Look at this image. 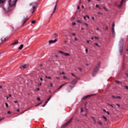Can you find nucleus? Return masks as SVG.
I'll use <instances>...</instances> for the list:
<instances>
[{"label":"nucleus","mask_w":128,"mask_h":128,"mask_svg":"<svg viewBox=\"0 0 128 128\" xmlns=\"http://www.w3.org/2000/svg\"><path fill=\"white\" fill-rule=\"evenodd\" d=\"M60 74H66V73L64 72H62L60 73Z\"/></svg>","instance_id":"44"},{"label":"nucleus","mask_w":128,"mask_h":128,"mask_svg":"<svg viewBox=\"0 0 128 128\" xmlns=\"http://www.w3.org/2000/svg\"><path fill=\"white\" fill-rule=\"evenodd\" d=\"M58 52L60 53L61 54H64V52L62 50H58Z\"/></svg>","instance_id":"28"},{"label":"nucleus","mask_w":128,"mask_h":128,"mask_svg":"<svg viewBox=\"0 0 128 128\" xmlns=\"http://www.w3.org/2000/svg\"><path fill=\"white\" fill-rule=\"evenodd\" d=\"M112 32L113 36V38H114V36H116V32H114V28H112Z\"/></svg>","instance_id":"11"},{"label":"nucleus","mask_w":128,"mask_h":128,"mask_svg":"<svg viewBox=\"0 0 128 128\" xmlns=\"http://www.w3.org/2000/svg\"><path fill=\"white\" fill-rule=\"evenodd\" d=\"M108 106H111V108H114V106H112V104H108Z\"/></svg>","instance_id":"39"},{"label":"nucleus","mask_w":128,"mask_h":128,"mask_svg":"<svg viewBox=\"0 0 128 128\" xmlns=\"http://www.w3.org/2000/svg\"><path fill=\"white\" fill-rule=\"evenodd\" d=\"M120 46H124V38H122L119 42Z\"/></svg>","instance_id":"10"},{"label":"nucleus","mask_w":128,"mask_h":128,"mask_svg":"<svg viewBox=\"0 0 128 128\" xmlns=\"http://www.w3.org/2000/svg\"><path fill=\"white\" fill-rule=\"evenodd\" d=\"M72 118H71L70 120H69L67 122H66L62 126V128H66V126L70 124V122H72Z\"/></svg>","instance_id":"6"},{"label":"nucleus","mask_w":128,"mask_h":128,"mask_svg":"<svg viewBox=\"0 0 128 128\" xmlns=\"http://www.w3.org/2000/svg\"><path fill=\"white\" fill-rule=\"evenodd\" d=\"M126 76L127 78H128V73L126 74Z\"/></svg>","instance_id":"64"},{"label":"nucleus","mask_w":128,"mask_h":128,"mask_svg":"<svg viewBox=\"0 0 128 128\" xmlns=\"http://www.w3.org/2000/svg\"><path fill=\"white\" fill-rule=\"evenodd\" d=\"M124 2V0H122L120 2V5L116 4V6H118V8H122V6Z\"/></svg>","instance_id":"8"},{"label":"nucleus","mask_w":128,"mask_h":128,"mask_svg":"<svg viewBox=\"0 0 128 128\" xmlns=\"http://www.w3.org/2000/svg\"><path fill=\"white\" fill-rule=\"evenodd\" d=\"M103 112H106V110L104 109L102 110Z\"/></svg>","instance_id":"58"},{"label":"nucleus","mask_w":128,"mask_h":128,"mask_svg":"<svg viewBox=\"0 0 128 128\" xmlns=\"http://www.w3.org/2000/svg\"><path fill=\"white\" fill-rule=\"evenodd\" d=\"M124 52V46H120L118 48V52L120 56H122V52Z\"/></svg>","instance_id":"4"},{"label":"nucleus","mask_w":128,"mask_h":128,"mask_svg":"<svg viewBox=\"0 0 128 128\" xmlns=\"http://www.w3.org/2000/svg\"><path fill=\"white\" fill-rule=\"evenodd\" d=\"M6 0H0V8L4 6V3Z\"/></svg>","instance_id":"12"},{"label":"nucleus","mask_w":128,"mask_h":128,"mask_svg":"<svg viewBox=\"0 0 128 128\" xmlns=\"http://www.w3.org/2000/svg\"><path fill=\"white\" fill-rule=\"evenodd\" d=\"M7 114H10V112L8 111V112H7Z\"/></svg>","instance_id":"54"},{"label":"nucleus","mask_w":128,"mask_h":128,"mask_svg":"<svg viewBox=\"0 0 128 128\" xmlns=\"http://www.w3.org/2000/svg\"><path fill=\"white\" fill-rule=\"evenodd\" d=\"M85 52H88V49H87V48H86V49H85Z\"/></svg>","instance_id":"59"},{"label":"nucleus","mask_w":128,"mask_h":128,"mask_svg":"<svg viewBox=\"0 0 128 128\" xmlns=\"http://www.w3.org/2000/svg\"><path fill=\"white\" fill-rule=\"evenodd\" d=\"M28 18H25L22 20V22L24 24H26V20H28Z\"/></svg>","instance_id":"17"},{"label":"nucleus","mask_w":128,"mask_h":128,"mask_svg":"<svg viewBox=\"0 0 128 128\" xmlns=\"http://www.w3.org/2000/svg\"><path fill=\"white\" fill-rule=\"evenodd\" d=\"M98 14H100V16H102V13L100 12H98Z\"/></svg>","instance_id":"48"},{"label":"nucleus","mask_w":128,"mask_h":128,"mask_svg":"<svg viewBox=\"0 0 128 128\" xmlns=\"http://www.w3.org/2000/svg\"><path fill=\"white\" fill-rule=\"evenodd\" d=\"M84 26H88V24H86V22H84Z\"/></svg>","instance_id":"40"},{"label":"nucleus","mask_w":128,"mask_h":128,"mask_svg":"<svg viewBox=\"0 0 128 128\" xmlns=\"http://www.w3.org/2000/svg\"><path fill=\"white\" fill-rule=\"evenodd\" d=\"M46 78H48V80H50L52 78L50 77V76H46Z\"/></svg>","instance_id":"51"},{"label":"nucleus","mask_w":128,"mask_h":128,"mask_svg":"<svg viewBox=\"0 0 128 128\" xmlns=\"http://www.w3.org/2000/svg\"><path fill=\"white\" fill-rule=\"evenodd\" d=\"M78 70H79L80 71V72H82V70H84L82 69V68H78Z\"/></svg>","instance_id":"38"},{"label":"nucleus","mask_w":128,"mask_h":128,"mask_svg":"<svg viewBox=\"0 0 128 128\" xmlns=\"http://www.w3.org/2000/svg\"><path fill=\"white\" fill-rule=\"evenodd\" d=\"M22 48H24V44H22L20 45V46L18 48V50H22Z\"/></svg>","instance_id":"13"},{"label":"nucleus","mask_w":128,"mask_h":128,"mask_svg":"<svg viewBox=\"0 0 128 128\" xmlns=\"http://www.w3.org/2000/svg\"><path fill=\"white\" fill-rule=\"evenodd\" d=\"M94 46H98L100 48V45H98V43H94Z\"/></svg>","instance_id":"35"},{"label":"nucleus","mask_w":128,"mask_h":128,"mask_svg":"<svg viewBox=\"0 0 128 128\" xmlns=\"http://www.w3.org/2000/svg\"><path fill=\"white\" fill-rule=\"evenodd\" d=\"M105 30H108V26H106L105 27Z\"/></svg>","instance_id":"50"},{"label":"nucleus","mask_w":128,"mask_h":128,"mask_svg":"<svg viewBox=\"0 0 128 128\" xmlns=\"http://www.w3.org/2000/svg\"><path fill=\"white\" fill-rule=\"evenodd\" d=\"M103 8H104V10H106V12H108V8H106V7H104V6L103 7Z\"/></svg>","instance_id":"32"},{"label":"nucleus","mask_w":128,"mask_h":128,"mask_svg":"<svg viewBox=\"0 0 128 128\" xmlns=\"http://www.w3.org/2000/svg\"><path fill=\"white\" fill-rule=\"evenodd\" d=\"M26 64H24L22 65L21 67H20V68H26Z\"/></svg>","instance_id":"16"},{"label":"nucleus","mask_w":128,"mask_h":128,"mask_svg":"<svg viewBox=\"0 0 128 128\" xmlns=\"http://www.w3.org/2000/svg\"><path fill=\"white\" fill-rule=\"evenodd\" d=\"M50 97H49V98H48V99L47 100H46V102H50Z\"/></svg>","instance_id":"47"},{"label":"nucleus","mask_w":128,"mask_h":128,"mask_svg":"<svg viewBox=\"0 0 128 128\" xmlns=\"http://www.w3.org/2000/svg\"><path fill=\"white\" fill-rule=\"evenodd\" d=\"M58 42V39H54V40H50L48 41V44L50 46L51 44H54Z\"/></svg>","instance_id":"7"},{"label":"nucleus","mask_w":128,"mask_h":128,"mask_svg":"<svg viewBox=\"0 0 128 128\" xmlns=\"http://www.w3.org/2000/svg\"><path fill=\"white\" fill-rule=\"evenodd\" d=\"M30 6H32V14H34V8H36V6H38V3L36 2H33L30 4Z\"/></svg>","instance_id":"3"},{"label":"nucleus","mask_w":128,"mask_h":128,"mask_svg":"<svg viewBox=\"0 0 128 128\" xmlns=\"http://www.w3.org/2000/svg\"><path fill=\"white\" fill-rule=\"evenodd\" d=\"M74 40L75 41H76V40H78V38H74Z\"/></svg>","instance_id":"61"},{"label":"nucleus","mask_w":128,"mask_h":128,"mask_svg":"<svg viewBox=\"0 0 128 128\" xmlns=\"http://www.w3.org/2000/svg\"><path fill=\"white\" fill-rule=\"evenodd\" d=\"M63 78H64L65 80H70V78H68L66 76H64Z\"/></svg>","instance_id":"21"},{"label":"nucleus","mask_w":128,"mask_h":128,"mask_svg":"<svg viewBox=\"0 0 128 128\" xmlns=\"http://www.w3.org/2000/svg\"><path fill=\"white\" fill-rule=\"evenodd\" d=\"M76 22H79L80 24H82V22L80 20H76Z\"/></svg>","instance_id":"29"},{"label":"nucleus","mask_w":128,"mask_h":128,"mask_svg":"<svg viewBox=\"0 0 128 128\" xmlns=\"http://www.w3.org/2000/svg\"><path fill=\"white\" fill-rule=\"evenodd\" d=\"M71 74H72V76H74V78H78L76 75L74 74V73H72Z\"/></svg>","instance_id":"26"},{"label":"nucleus","mask_w":128,"mask_h":128,"mask_svg":"<svg viewBox=\"0 0 128 128\" xmlns=\"http://www.w3.org/2000/svg\"><path fill=\"white\" fill-rule=\"evenodd\" d=\"M56 6H58V2H56V5L54 6V10H53V12H55Z\"/></svg>","instance_id":"14"},{"label":"nucleus","mask_w":128,"mask_h":128,"mask_svg":"<svg viewBox=\"0 0 128 128\" xmlns=\"http://www.w3.org/2000/svg\"><path fill=\"white\" fill-rule=\"evenodd\" d=\"M49 88H52V83H50V84Z\"/></svg>","instance_id":"33"},{"label":"nucleus","mask_w":128,"mask_h":128,"mask_svg":"<svg viewBox=\"0 0 128 128\" xmlns=\"http://www.w3.org/2000/svg\"><path fill=\"white\" fill-rule=\"evenodd\" d=\"M78 77H76V78L73 80L71 82V84H72V86H74L76 82H78Z\"/></svg>","instance_id":"5"},{"label":"nucleus","mask_w":128,"mask_h":128,"mask_svg":"<svg viewBox=\"0 0 128 128\" xmlns=\"http://www.w3.org/2000/svg\"><path fill=\"white\" fill-rule=\"evenodd\" d=\"M96 8H98L99 10H100V5L96 4Z\"/></svg>","instance_id":"24"},{"label":"nucleus","mask_w":128,"mask_h":128,"mask_svg":"<svg viewBox=\"0 0 128 128\" xmlns=\"http://www.w3.org/2000/svg\"><path fill=\"white\" fill-rule=\"evenodd\" d=\"M97 124H100V126H102V123L100 122H97Z\"/></svg>","instance_id":"30"},{"label":"nucleus","mask_w":128,"mask_h":128,"mask_svg":"<svg viewBox=\"0 0 128 128\" xmlns=\"http://www.w3.org/2000/svg\"><path fill=\"white\" fill-rule=\"evenodd\" d=\"M54 36H55L56 38H58V34H56V33H55L54 34Z\"/></svg>","instance_id":"36"},{"label":"nucleus","mask_w":128,"mask_h":128,"mask_svg":"<svg viewBox=\"0 0 128 128\" xmlns=\"http://www.w3.org/2000/svg\"><path fill=\"white\" fill-rule=\"evenodd\" d=\"M117 98H120V100H122V97L120 96H116Z\"/></svg>","instance_id":"43"},{"label":"nucleus","mask_w":128,"mask_h":128,"mask_svg":"<svg viewBox=\"0 0 128 128\" xmlns=\"http://www.w3.org/2000/svg\"><path fill=\"white\" fill-rule=\"evenodd\" d=\"M14 104H18V100L14 101Z\"/></svg>","instance_id":"62"},{"label":"nucleus","mask_w":128,"mask_h":128,"mask_svg":"<svg viewBox=\"0 0 128 128\" xmlns=\"http://www.w3.org/2000/svg\"><path fill=\"white\" fill-rule=\"evenodd\" d=\"M124 88L126 90H128V86H124Z\"/></svg>","instance_id":"34"},{"label":"nucleus","mask_w":128,"mask_h":128,"mask_svg":"<svg viewBox=\"0 0 128 128\" xmlns=\"http://www.w3.org/2000/svg\"><path fill=\"white\" fill-rule=\"evenodd\" d=\"M115 82H116V84H122V82L120 81L116 80L115 81Z\"/></svg>","instance_id":"23"},{"label":"nucleus","mask_w":128,"mask_h":128,"mask_svg":"<svg viewBox=\"0 0 128 128\" xmlns=\"http://www.w3.org/2000/svg\"><path fill=\"white\" fill-rule=\"evenodd\" d=\"M106 114H110V112H108V111H106Z\"/></svg>","instance_id":"57"},{"label":"nucleus","mask_w":128,"mask_h":128,"mask_svg":"<svg viewBox=\"0 0 128 128\" xmlns=\"http://www.w3.org/2000/svg\"><path fill=\"white\" fill-rule=\"evenodd\" d=\"M5 106H6V108H8V103L6 102Z\"/></svg>","instance_id":"41"},{"label":"nucleus","mask_w":128,"mask_h":128,"mask_svg":"<svg viewBox=\"0 0 128 128\" xmlns=\"http://www.w3.org/2000/svg\"><path fill=\"white\" fill-rule=\"evenodd\" d=\"M94 38H95L96 40H99L100 39V38L98 36H94Z\"/></svg>","instance_id":"42"},{"label":"nucleus","mask_w":128,"mask_h":128,"mask_svg":"<svg viewBox=\"0 0 128 128\" xmlns=\"http://www.w3.org/2000/svg\"><path fill=\"white\" fill-rule=\"evenodd\" d=\"M76 22H72V26H76Z\"/></svg>","instance_id":"49"},{"label":"nucleus","mask_w":128,"mask_h":128,"mask_svg":"<svg viewBox=\"0 0 128 128\" xmlns=\"http://www.w3.org/2000/svg\"><path fill=\"white\" fill-rule=\"evenodd\" d=\"M96 30H100V29L99 28H96Z\"/></svg>","instance_id":"63"},{"label":"nucleus","mask_w":128,"mask_h":128,"mask_svg":"<svg viewBox=\"0 0 128 128\" xmlns=\"http://www.w3.org/2000/svg\"><path fill=\"white\" fill-rule=\"evenodd\" d=\"M102 118H104V120H108V118H106V117L104 116H102Z\"/></svg>","instance_id":"31"},{"label":"nucleus","mask_w":128,"mask_h":128,"mask_svg":"<svg viewBox=\"0 0 128 128\" xmlns=\"http://www.w3.org/2000/svg\"><path fill=\"white\" fill-rule=\"evenodd\" d=\"M40 104H42V102L37 104L36 105V106H40Z\"/></svg>","instance_id":"46"},{"label":"nucleus","mask_w":128,"mask_h":128,"mask_svg":"<svg viewBox=\"0 0 128 128\" xmlns=\"http://www.w3.org/2000/svg\"><path fill=\"white\" fill-rule=\"evenodd\" d=\"M94 96V94H89L87 95L82 98V100H86V98H90V96Z\"/></svg>","instance_id":"9"},{"label":"nucleus","mask_w":128,"mask_h":128,"mask_svg":"<svg viewBox=\"0 0 128 128\" xmlns=\"http://www.w3.org/2000/svg\"><path fill=\"white\" fill-rule=\"evenodd\" d=\"M116 106H118V108H120V104H116Z\"/></svg>","instance_id":"55"},{"label":"nucleus","mask_w":128,"mask_h":128,"mask_svg":"<svg viewBox=\"0 0 128 128\" xmlns=\"http://www.w3.org/2000/svg\"><path fill=\"white\" fill-rule=\"evenodd\" d=\"M48 101H46L45 102H44V104L42 106L43 107V108H44V106H46V104H48Z\"/></svg>","instance_id":"25"},{"label":"nucleus","mask_w":128,"mask_h":128,"mask_svg":"<svg viewBox=\"0 0 128 128\" xmlns=\"http://www.w3.org/2000/svg\"><path fill=\"white\" fill-rule=\"evenodd\" d=\"M92 120H93V122L94 124H97L96 120V119H94V118L92 117Z\"/></svg>","instance_id":"18"},{"label":"nucleus","mask_w":128,"mask_h":128,"mask_svg":"<svg viewBox=\"0 0 128 128\" xmlns=\"http://www.w3.org/2000/svg\"><path fill=\"white\" fill-rule=\"evenodd\" d=\"M66 84H68V82H66L64 84H62V85H61L60 88H58V90H60V88H62V86H66Z\"/></svg>","instance_id":"15"},{"label":"nucleus","mask_w":128,"mask_h":128,"mask_svg":"<svg viewBox=\"0 0 128 128\" xmlns=\"http://www.w3.org/2000/svg\"><path fill=\"white\" fill-rule=\"evenodd\" d=\"M64 56H70V54L68 53H64Z\"/></svg>","instance_id":"22"},{"label":"nucleus","mask_w":128,"mask_h":128,"mask_svg":"<svg viewBox=\"0 0 128 128\" xmlns=\"http://www.w3.org/2000/svg\"><path fill=\"white\" fill-rule=\"evenodd\" d=\"M80 112H84V110L82 108H80Z\"/></svg>","instance_id":"53"},{"label":"nucleus","mask_w":128,"mask_h":128,"mask_svg":"<svg viewBox=\"0 0 128 128\" xmlns=\"http://www.w3.org/2000/svg\"><path fill=\"white\" fill-rule=\"evenodd\" d=\"M6 38H4V39H2V38L1 39V40L4 42H6Z\"/></svg>","instance_id":"37"},{"label":"nucleus","mask_w":128,"mask_h":128,"mask_svg":"<svg viewBox=\"0 0 128 128\" xmlns=\"http://www.w3.org/2000/svg\"><path fill=\"white\" fill-rule=\"evenodd\" d=\"M112 28H114V22H113L112 24Z\"/></svg>","instance_id":"27"},{"label":"nucleus","mask_w":128,"mask_h":128,"mask_svg":"<svg viewBox=\"0 0 128 128\" xmlns=\"http://www.w3.org/2000/svg\"><path fill=\"white\" fill-rule=\"evenodd\" d=\"M18 44V41L17 40L11 44V46H14V44Z\"/></svg>","instance_id":"19"},{"label":"nucleus","mask_w":128,"mask_h":128,"mask_svg":"<svg viewBox=\"0 0 128 128\" xmlns=\"http://www.w3.org/2000/svg\"><path fill=\"white\" fill-rule=\"evenodd\" d=\"M17 0H9L8 1L9 6H14L16 4Z\"/></svg>","instance_id":"2"},{"label":"nucleus","mask_w":128,"mask_h":128,"mask_svg":"<svg viewBox=\"0 0 128 128\" xmlns=\"http://www.w3.org/2000/svg\"><path fill=\"white\" fill-rule=\"evenodd\" d=\"M100 62H98L96 63V64L92 72V76H96V74L98 72V70H100Z\"/></svg>","instance_id":"1"},{"label":"nucleus","mask_w":128,"mask_h":128,"mask_svg":"<svg viewBox=\"0 0 128 128\" xmlns=\"http://www.w3.org/2000/svg\"><path fill=\"white\" fill-rule=\"evenodd\" d=\"M112 98H116V99L117 98L116 96H112Z\"/></svg>","instance_id":"52"},{"label":"nucleus","mask_w":128,"mask_h":128,"mask_svg":"<svg viewBox=\"0 0 128 128\" xmlns=\"http://www.w3.org/2000/svg\"><path fill=\"white\" fill-rule=\"evenodd\" d=\"M69 88V90H72V88H74V86L70 85L69 88Z\"/></svg>","instance_id":"20"},{"label":"nucleus","mask_w":128,"mask_h":128,"mask_svg":"<svg viewBox=\"0 0 128 128\" xmlns=\"http://www.w3.org/2000/svg\"><path fill=\"white\" fill-rule=\"evenodd\" d=\"M36 90L37 92H38V90H40V88H37L36 89Z\"/></svg>","instance_id":"60"},{"label":"nucleus","mask_w":128,"mask_h":128,"mask_svg":"<svg viewBox=\"0 0 128 128\" xmlns=\"http://www.w3.org/2000/svg\"><path fill=\"white\" fill-rule=\"evenodd\" d=\"M37 100H40V97H38Z\"/></svg>","instance_id":"56"},{"label":"nucleus","mask_w":128,"mask_h":128,"mask_svg":"<svg viewBox=\"0 0 128 128\" xmlns=\"http://www.w3.org/2000/svg\"><path fill=\"white\" fill-rule=\"evenodd\" d=\"M32 24H36V20H32Z\"/></svg>","instance_id":"45"}]
</instances>
